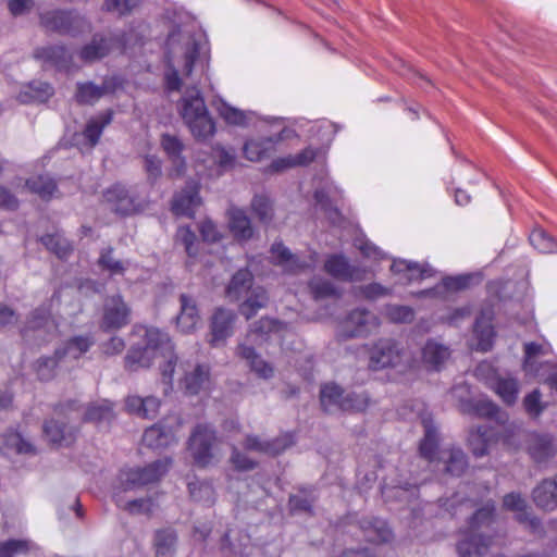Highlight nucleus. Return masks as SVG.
<instances>
[{
	"mask_svg": "<svg viewBox=\"0 0 557 557\" xmlns=\"http://www.w3.org/2000/svg\"><path fill=\"white\" fill-rule=\"evenodd\" d=\"M178 428V421H175L174 423H165L163 421L159 422L145 431L143 442L151 448L168 447L172 443L176 442V431Z\"/></svg>",
	"mask_w": 557,
	"mask_h": 557,
	"instance_id": "obj_15",
	"label": "nucleus"
},
{
	"mask_svg": "<svg viewBox=\"0 0 557 557\" xmlns=\"http://www.w3.org/2000/svg\"><path fill=\"white\" fill-rule=\"evenodd\" d=\"M360 530L367 542L373 544L388 543L394 535L387 523L377 518H364L360 521Z\"/></svg>",
	"mask_w": 557,
	"mask_h": 557,
	"instance_id": "obj_24",
	"label": "nucleus"
},
{
	"mask_svg": "<svg viewBox=\"0 0 557 557\" xmlns=\"http://www.w3.org/2000/svg\"><path fill=\"white\" fill-rule=\"evenodd\" d=\"M253 283V275L247 269L238 270L226 287V297L232 301H237L246 296L251 289Z\"/></svg>",
	"mask_w": 557,
	"mask_h": 557,
	"instance_id": "obj_33",
	"label": "nucleus"
},
{
	"mask_svg": "<svg viewBox=\"0 0 557 557\" xmlns=\"http://www.w3.org/2000/svg\"><path fill=\"white\" fill-rule=\"evenodd\" d=\"M215 432L206 424H198L191 432L188 449L196 465L208 466L214 458Z\"/></svg>",
	"mask_w": 557,
	"mask_h": 557,
	"instance_id": "obj_6",
	"label": "nucleus"
},
{
	"mask_svg": "<svg viewBox=\"0 0 557 557\" xmlns=\"http://www.w3.org/2000/svg\"><path fill=\"white\" fill-rule=\"evenodd\" d=\"M32 548L28 540H8L0 542V557H17L26 555Z\"/></svg>",
	"mask_w": 557,
	"mask_h": 557,
	"instance_id": "obj_57",
	"label": "nucleus"
},
{
	"mask_svg": "<svg viewBox=\"0 0 557 557\" xmlns=\"http://www.w3.org/2000/svg\"><path fill=\"white\" fill-rule=\"evenodd\" d=\"M41 242L50 251L54 252L59 258H65L71 250L69 243L58 235H45L41 237Z\"/></svg>",
	"mask_w": 557,
	"mask_h": 557,
	"instance_id": "obj_64",
	"label": "nucleus"
},
{
	"mask_svg": "<svg viewBox=\"0 0 557 557\" xmlns=\"http://www.w3.org/2000/svg\"><path fill=\"white\" fill-rule=\"evenodd\" d=\"M369 398L366 394H357L354 392L345 393L341 403V410L344 411H362L368 407Z\"/></svg>",
	"mask_w": 557,
	"mask_h": 557,
	"instance_id": "obj_61",
	"label": "nucleus"
},
{
	"mask_svg": "<svg viewBox=\"0 0 557 557\" xmlns=\"http://www.w3.org/2000/svg\"><path fill=\"white\" fill-rule=\"evenodd\" d=\"M310 292L314 299L338 298L341 296L332 282L323 277H313L309 283Z\"/></svg>",
	"mask_w": 557,
	"mask_h": 557,
	"instance_id": "obj_53",
	"label": "nucleus"
},
{
	"mask_svg": "<svg viewBox=\"0 0 557 557\" xmlns=\"http://www.w3.org/2000/svg\"><path fill=\"white\" fill-rule=\"evenodd\" d=\"M493 437L492 429L486 425L471 430L468 436V445L472 454L478 458L487 455Z\"/></svg>",
	"mask_w": 557,
	"mask_h": 557,
	"instance_id": "obj_35",
	"label": "nucleus"
},
{
	"mask_svg": "<svg viewBox=\"0 0 557 557\" xmlns=\"http://www.w3.org/2000/svg\"><path fill=\"white\" fill-rule=\"evenodd\" d=\"M188 490L191 498L195 502L203 503L207 505L214 502V490L208 482L194 481L188 483Z\"/></svg>",
	"mask_w": 557,
	"mask_h": 557,
	"instance_id": "obj_56",
	"label": "nucleus"
},
{
	"mask_svg": "<svg viewBox=\"0 0 557 557\" xmlns=\"http://www.w3.org/2000/svg\"><path fill=\"white\" fill-rule=\"evenodd\" d=\"M236 356L245 360L258 377L269 380L274 376V368L257 354L252 345L239 343L236 347Z\"/></svg>",
	"mask_w": 557,
	"mask_h": 557,
	"instance_id": "obj_17",
	"label": "nucleus"
},
{
	"mask_svg": "<svg viewBox=\"0 0 557 557\" xmlns=\"http://www.w3.org/2000/svg\"><path fill=\"white\" fill-rule=\"evenodd\" d=\"M144 330V344L133 346L125 356V368L129 371L149 368L154 359H162L161 374L164 381H172L176 364L173 345L166 333L156 327Z\"/></svg>",
	"mask_w": 557,
	"mask_h": 557,
	"instance_id": "obj_1",
	"label": "nucleus"
},
{
	"mask_svg": "<svg viewBox=\"0 0 557 557\" xmlns=\"http://www.w3.org/2000/svg\"><path fill=\"white\" fill-rule=\"evenodd\" d=\"M58 332V324L48 306H39L27 315L20 329L22 338L35 345L50 341Z\"/></svg>",
	"mask_w": 557,
	"mask_h": 557,
	"instance_id": "obj_5",
	"label": "nucleus"
},
{
	"mask_svg": "<svg viewBox=\"0 0 557 557\" xmlns=\"http://www.w3.org/2000/svg\"><path fill=\"white\" fill-rule=\"evenodd\" d=\"M248 293L249 296L239 306L240 314H243L247 320L256 315L258 310L267 307L269 301L268 294L263 287H251V289Z\"/></svg>",
	"mask_w": 557,
	"mask_h": 557,
	"instance_id": "obj_40",
	"label": "nucleus"
},
{
	"mask_svg": "<svg viewBox=\"0 0 557 557\" xmlns=\"http://www.w3.org/2000/svg\"><path fill=\"white\" fill-rule=\"evenodd\" d=\"M528 451L536 463L546 462L554 455L552 438L548 435H531L528 441Z\"/></svg>",
	"mask_w": 557,
	"mask_h": 557,
	"instance_id": "obj_34",
	"label": "nucleus"
},
{
	"mask_svg": "<svg viewBox=\"0 0 557 557\" xmlns=\"http://www.w3.org/2000/svg\"><path fill=\"white\" fill-rule=\"evenodd\" d=\"M504 507L517 513V519L525 523L533 533H543L541 521L527 511V502L518 493H509L503 499Z\"/></svg>",
	"mask_w": 557,
	"mask_h": 557,
	"instance_id": "obj_19",
	"label": "nucleus"
},
{
	"mask_svg": "<svg viewBox=\"0 0 557 557\" xmlns=\"http://www.w3.org/2000/svg\"><path fill=\"white\" fill-rule=\"evenodd\" d=\"M271 255L275 264L292 274L311 269L317 262L315 255L310 256L309 260L300 259L297 255L292 253L282 243H274L272 245Z\"/></svg>",
	"mask_w": 557,
	"mask_h": 557,
	"instance_id": "obj_12",
	"label": "nucleus"
},
{
	"mask_svg": "<svg viewBox=\"0 0 557 557\" xmlns=\"http://www.w3.org/2000/svg\"><path fill=\"white\" fill-rule=\"evenodd\" d=\"M487 386L503 400L504 404L511 406L517 401L519 394V383L517 379L497 374L488 379Z\"/></svg>",
	"mask_w": 557,
	"mask_h": 557,
	"instance_id": "obj_25",
	"label": "nucleus"
},
{
	"mask_svg": "<svg viewBox=\"0 0 557 557\" xmlns=\"http://www.w3.org/2000/svg\"><path fill=\"white\" fill-rule=\"evenodd\" d=\"M494 504L486 503L482 508L478 509L470 518L467 527V533L479 534L478 531L484 527H488L493 521Z\"/></svg>",
	"mask_w": 557,
	"mask_h": 557,
	"instance_id": "obj_48",
	"label": "nucleus"
},
{
	"mask_svg": "<svg viewBox=\"0 0 557 557\" xmlns=\"http://www.w3.org/2000/svg\"><path fill=\"white\" fill-rule=\"evenodd\" d=\"M440 461L445 465L444 470L446 472L456 476L461 475L468 466L465 453L456 447L441 450Z\"/></svg>",
	"mask_w": 557,
	"mask_h": 557,
	"instance_id": "obj_37",
	"label": "nucleus"
},
{
	"mask_svg": "<svg viewBox=\"0 0 557 557\" xmlns=\"http://www.w3.org/2000/svg\"><path fill=\"white\" fill-rule=\"evenodd\" d=\"M176 242L183 245L189 258L198 255V243L196 234L187 226L178 227L176 232Z\"/></svg>",
	"mask_w": 557,
	"mask_h": 557,
	"instance_id": "obj_59",
	"label": "nucleus"
},
{
	"mask_svg": "<svg viewBox=\"0 0 557 557\" xmlns=\"http://www.w3.org/2000/svg\"><path fill=\"white\" fill-rule=\"evenodd\" d=\"M380 326V319L367 309H356L342 322L339 336L344 338L368 336Z\"/></svg>",
	"mask_w": 557,
	"mask_h": 557,
	"instance_id": "obj_7",
	"label": "nucleus"
},
{
	"mask_svg": "<svg viewBox=\"0 0 557 557\" xmlns=\"http://www.w3.org/2000/svg\"><path fill=\"white\" fill-rule=\"evenodd\" d=\"M274 150V140L272 138L251 139L244 146L245 157L252 162H259L271 156Z\"/></svg>",
	"mask_w": 557,
	"mask_h": 557,
	"instance_id": "obj_42",
	"label": "nucleus"
},
{
	"mask_svg": "<svg viewBox=\"0 0 557 557\" xmlns=\"http://www.w3.org/2000/svg\"><path fill=\"white\" fill-rule=\"evenodd\" d=\"M282 323L270 319V318H261L259 321L251 324L249 332L247 333L243 343H247L248 345H252L260 343L264 339V336L281 330Z\"/></svg>",
	"mask_w": 557,
	"mask_h": 557,
	"instance_id": "obj_41",
	"label": "nucleus"
},
{
	"mask_svg": "<svg viewBox=\"0 0 557 557\" xmlns=\"http://www.w3.org/2000/svg\"><path fill=\"white\" fill-rule=\"evenodd\" d=\"M112 111L108 110L87 121L83 131V137L90 148L98 144L103 129L112 122Z\"/></svg>",
	"mask_w": 557,
	"mask_h": 557,
	"instance_id": "obj_29",
	"label": "nucleus"
},
{
	"mask_svg": "<svg viewBox=\"0 0 557 557\" xmlns=\"http://www.w3.org/2000/svg\"><path fill=\"white\" fill-rule=\"evenodd\" d=\"M125 407L131 413H135L141 418L152 419L159 411L160 400L153 396L145 398L128 396L125 400Z\"/></svg>",
	"mask_w": 557,
	"mask_h": 557,
	"instance_id": "obj_30",
	"label": "nucleus"
},
{
	"mask_svg": "<svg viewBox=\"0 0 557 557\" xmlns=\"http://www.w3.org/2000/svg\"><path fill=\"white\" fill-rule=\"evenodd\" d=\"M290 445L287 436L276 437L270 441L260 438L257 435H247L243 446L247 450L275 456L284 451Z\"/></svg>",
	"mask_w": 557,
	"mask_h": 557,
	"instance_id": "obj_22",
	"label": "nucleus"
},
{
	"mask_svg": "<svg viewBox=\"0 0 557 557\" xmlns=\"http://www.w3.org/2000/svg\"><path fill=\"white\" fill-rule=\"evenodd\" d=\"M219 112L228 124L244 126L248 123L247 114L230 104L222 103L219 108Z\"/></svg>",
	"mask_w": 557,
	"mask_h": 557,
	"instance_id": "obj_63",
	"label": "nucleus"
},
{
	"mask_svg": "<svg viewBox=\"0 0 557 557\" xmlns=\"http://www.w3.org/2000/svg\"><path fill=\"white\" fill-rule=\"evenodd\" d=\"M40 23L48 30L71 34H75L87 26L83 17L65 11L45 12L40 14Z\"/></svg>",
	"mask_w": 557,
	"mask_h": 557,
	"instance_id": "obj_11",
	"label": "nucleus"
},
{
	"mask_svg": "<svg viewBox=\"0 0 557 557\" xmlns=\"http://www.w3.org/2000/svg\"><path fill=\"white\" fill-rule=\"evenodd\" d=\"M113 416L112 404L103 400L99 404L90 405L85 412L84 420L88 422L110 421Z\"/></svg>",
	"mask_w": 557,
	"mask_h": 557,
	"instance_id": "obj_55",
	"label": "nucleus"
},
{
	"mask_svg": "<svg viewBox=\"0 0 557 557\" xmlns=\"http://www.w3.org/2000/svg\"><path fill=\"white\" fill-rule=\"evenodd\" d=\"M235 320L234 311L224 308L215 310L211 319V332L208 339L211 346L218 347L224 344L226 338L233 334Z\"/></svg>",
	"mask_w": 557,
	"mask_h": 557,
	"instance_id": "obj_14",
	"label": "nucleus"
},
{
	"mask_svg": "<svg viewBox=\"0 0 557 557\" xmlns=\"http://www.w3.org/2000/svg\"><path fill=\"white\" fill-rule=\"evenodd\" d=\"M94 345V341L89 336H75L69 339L62 348L55 350L58 359L64 358L78 359Z\"/></svg>",
	"mask_w": 557,
	"mask_h": 557,
	"instance_id": "obj_38",
	"label": "nucleus"
},
{
	"mask_svg": "<svg viewBox=\"0 0 557 557\" xmlns=\"http://www.w3.org/2000/svg\"><path fill=\"white\" fill-rule=\"evenodd\" d=\"M178 535L173 528H161L154 531L152 548L154 557H175Z\"/></svg>",
	"mask_w": 557,
	"mask_h": 557,
	"instance_id": "obj_23",
	"label": "nucleus"
},
{
	"mask_svg": "<svg viewBox=\"0 0 557 557\" xmlns=\"http://www.w3.org/2000/svg\"><path fill=\"white\" fill-rule=\"evenodd\" d=\"M113 498L117 507L131 515H151L153 500L150 497L125 500L119 492H114Z\"/></svg>",
	"mask_w": 557,
	"mask_h": 557,
	"instance_id": "obj_44",
	"label": "nucleus"
},
{
	"mask_svg": "<svg viewBox=\"0 0 557 557\" xmlns=\"http://www.w3.org/2000/svg\"><path fill=\"white\" fill-rule=\"evenodd\" d=\"M449 357V347L435 339L426 341L421 349V360L428 370L440 371Z\"/></svg>",
	"mask_w": 557,
	"mask_h": 557,
	"instance_id": "obj_21",
	"label": "nucleus"
},
{
	"mask_svg": "<svg viewBox=\"0 0 557 557\" xmlns=\"http://www.w3.org/2000/svg\"><path fill=\"white\" fill-rule=\"evenodd\" d=\"M492 320L493 311L491 309L483 310L475 320L474 333L478 338V349L481 351H487L492 348L495 335Z\"/></svg>",
	"mask_w": 557,
	"mask_h": 557,
	"instance_id": "obj_27",
	"label": "nucleus"
},
{
	"mask_svg": "<svg viewBox=\"0 0 557 557\" xmlns=\"http://www.w3.org/2000/svg\"><path fill=\"white\" fill-rule=\"evenodd\" d=\"M180 114L195 138L206 140L213 136L215 125L198 88L186 89L180 101Z\"/></svg>",
	"mask_w": 557,
	"mask_h": 557,
	"instance_id": "obj_3",
	"label": "nucleus"
},
{
	"mask_svg": "<svg viewBox=\"0 0 557 557\" xmlns=\"http://www.w3.org/2000/svg\"><path fill=\"white\" fill-rule=\"evenodd\" d=\"M251 211L263 224H270L273 219V206L269 197L256 195L251 200Z\"/></svg>",
	"mask_w": 557,
	"mask_h": 557,
	"instance_id": "obj_54",
	"label": "nucleus"
},
{
	"mask_svg": "<svg viewBox=\"0 0 557 557\" xmlns=\"http://www.w3.org/2000/svg\"><path fill=\"white\" fill-rule=\"evenodd\" d=\"M228 215L230 230L237 240L247 242L253 237L255 231L245 211L242 209H231Z\"/></svg>",
	"mask_w": 557,
	"mask_h": 557,
	"instance_id": "obj_31",
	"label": "nucleus"
},
{
	"mask_svg": "<svg viewBox=\"0 0 557 557\" xmlns=\"http://www.w3.org/2000/svg\"><path fill=\"white\" fill-rule=\"evenodd\" d=\"M4 444L7 447L15 449L18 454L36 453L34 445L17 432L7 433L4 436Z\"/></svg>",
	"mask_w": 557,
	"mask_h": 557,
	"instance_id": "obj_60",
	"label": "nucleus"
},
{
	"mask_svg": "<svg viewBox=\"0 0 557 557\" xmlns=\"http://www.w3.org/2000/svg\"><path fill=\"white\" fill-rule=\"evenodd\" d=\"M331 193V189H318L314 193V199L317 201V205L324 212L325 216L331 221V223L337 224L341 222L342 215L338 209L332 203V200L330 198Z\"/></svg>",
	"mask_w": 557,
	"mask_h": 557,
	"instance_id": "obj_52",
	"label": "nucleus"
},
{
	"mask_svg": "<svg viewBox=\"0 0 557 557\" xmlns=\"http://www.w3.org/2000/svg\"><path fill=\"white\" fill-rule=\"evenodd\" d=\"M112 88L108 82H103L98 86L91 82L77 83L75 100L79 104H94L107 94L111 92Z\"/></svg>",
	"mask_w": 557,
	"mask_h": 557,
	"instance_id": "obj_32",
	"label": "nucleus"
},
{
	"mask_svg": "<svg viewBox=\"0 0 557 557\" xmlns=\"http://www.w3.org/2000/svg\"><path fill=\"white\" fill-rule=\"evenodd\" d=\"M35 58L49 62L59 69H67L72 55L63 46H49L35 50Z\"/></svg>",
	"mask_w": 557,
	"mask_h": 557,
	"instance_id": "obj_36",
	"label": "nucleus"
},
{
	"mask_svg": "<svg viewBox=\"0 0 557 557\" xmlns=\"http://www.w3.org/2000/svg\"><path fill=\"white\" fill-rule=\"evenodd\" d=\"M199 322L198 310L195 301L186 295L181 296V312L177 317V326L182 332L193 331Z\"/></svg>",
	"mask_w": 557,
	"mask_h": 557,
	"instance_id": "obj_39",
	"label": "nucleus"
},
{
	"mask_svg": "<svg viewBox=\"0 0 557 557\" xmlns=\"http://www.w3.org/2000/svg\"><path fill=\"white\" fill-rule=\"evenodd\" d=\"M144 487L138 467H125L120 470L117 485L114 492L123 494L127 491H135Z\"/></svg>",
	"mask_w": 557,
	"mask_h": 557,
	"instance_id": "obj_46",
	"label": "nucleus"
},
{
	"mask_svg": "<svg viewBox=\"0 0 557 557\" xmlns=\"http://www.w3.org/2000/svg\"><path fill=\"white\" fill-rule=\"evenodd\" d=\"M368 367L373 371L411 367L407 349L391 337H382L372 343L368 348Z\"/></svg>",
	"mask_w": 557,
	"mask_h": 557,
	"instance_id": "obj_4",
	"label": "nucleus"
},
{
	"mask_svg": "<svg viewBox=\"0 0 557 557\" xmlns=\"http://www.w3.org/2000/svg\"><path fill=\"white\" fill-rule=\"evenodd\" d=\"M491 545V537L466 532V537L457 544V552L460 557H483Z\"/></svg>",
	"mask_w": 557,
	"mask_h": 557,
	"instance_id": "obj_26",
	"label": "nucleus"
},
{
	"mask_svg": "<svg viewBox=\"0 0 557 557\" xmlns=\"http://www.w3.org/2000/svg\"><path fill=\"white\" fill-rule=\"evenodd\" d=\"M171 466V460L168 458L158 459L145 467H138L143 485L153 484L168 472Z\"/></svg>",
	"mask_w": 557,
	"mask_h": 557,
	"instance_id": "obj_45",
	"label": "nucleus"
},
{
	"mask_svg": "<svg viewBox=\"0 0 557 557\" xmlns=\"http://www.w3.org/2000/svg\"><path fill=\"white\" fill-rule=\"evenodd\" d=\"M25 186L42 199H49L57 190L54 181L47 175H38L26 181Z\"/></svg>",
	"mask_w": 557,
	"mask_h": 557,
	"instance_id": "obj_51",
	"label": "nucleus"
},
{
	"mask_svg": "<svg viewBox=\"0 0 557 557\" xmlns=\"http://www.w3.org/2000/svg\"><path fill=\"white\" fill-rule=\"evenodd\" d=\"M198 185L190 182L180 193L175 194L172 200V211L176 215L193 218L196 209L200 206Z\"/></svg>",
	"mask_w": 557,
	"mask_h": 557,
	"instance_id": "obj_16",
	"label": "nucleus"
},
{
	"mask_svg": "<svg viewBox=\"0 0 557 557\" xmlns=\"http://www.w3.org/2000/svg\"><path fill=\"white\" fill-rule=\"evenodd\" d=\"M53 95V88L45 82H32L18 95V99L23 103L33 101L46 102Z\"/></svg>",
	"mask_w": 557,
	"mask_h": 557,
	"instance_id": "obj_43",
	"label": "nucleus"
},
{
	"mask_svg": "<svg viewBox=\"0 0 557 557\" xmlns=\"http://www.w3.org/2000/svg\"><path fill=\"white\" fill-rule=\"evenodd\" d=\"M424 437L420 443V454L428 460H433L435 449L437 447V432L436 428L428 419H423Z\"/></svg>",
	"mask_w": 557,
	"mask_h": 557,
	"instance_id": "obj_50",
	"label": "nucleus"
},
{
	"mask_svg": "<svg viewBox=\"0 0 557 557\" xmlns=\"http://www.w3.org/2000/svg\"><path fill=\"white\" fill-rule=\"evenodd\" d=\"M123 47L120 38L95 35L90 44L82 48L79 57L85 62H94L106 57L114 46Z\"/></svg>",
	"mask_w": 557,
	"mask_h": 557,
	"instance_id": "obj_20",
	"label": "nucleus"
},
{
	"mask_svg": "<svg viewBox=\"0 0 557 557\" xmlns=\"http://www.w3.org/2000/svg\"><path fill=\"white\" fill-rule=\"evenodd\" d=\"M161 146L173 162H180L182 166L184 165V161L181 159L183 144L176 136L170 134L162 135Z\"/></svg>",
	"mask_w": 557,
	"mask_h": 557,
	"instance_id": "obj_62",
	"label": "nucleus"
},
{
	"mask_svg": "<svg viewBox=\"0 0 557 557\" xmlns=\"http://www.w3.org/2000/svg\"><path fill=\"white\" fill-rule=\"evenodd\" d=\"M180 369L183 370L181 385L189 395H197L207 391L211 385L210 368L207 364L181 362Z\"/></svg>",
	"mask_w": 557,
	"mask_h": 557,
	"instance_id": "obj_10",
	"label": "nucleus"
},
{
	"mask_svg": "<svg viewBox=\"0 0 557 557\" xmlns=\"http://www.w3.org/2000/svg\"><path fill=\"white\" fill-rule=\"evenodd\" d=\"M131 321V308L121 295H113L106 299L100 322L102 331H115L124 327Z\"/></svg>",
	"mask_w": 557,
	"mask_h": 557,
	"instance_id": "obj_9",
	"label": "nucleus"
},
{
	"mask_svg": "<svg viewBox=\"0 0 557 557\" xmlns=\"http://www.w3.org/2000/svg\"><path fill=\"white\" fill-rule=\"evenodd\" d=\"M42 431L48 442L58 447L72 445L78 433L77 428L70 425L64 419L55 418L45 421Z\"/></svg>",
	"mask_w": 557,
	"mask_h": 557,
	"instance_id": "obj_13",
	"label": "nucleus"
},
{
	"mask_svg": "<svg viewBox=\"0 0 557 557\" xmlns=\"http://www.w3.org/2000/svg\"><path fill=\"white\" fill-rule=\"evenodd\" d=\"M345 392L336 384H325L320 392L321 405L325 411L332 412L335 409H341V403L344 398Z\"/></svg>",
	"mask_w": 557,
	"mask_h": 557,
	"instance_id": "obj_47",
	"label": "nucleus"
},
{
	"mask_svg": "<svg viewBox=\"0 0 557 557\" xmlns=\"http://www.w3.org/2000/svg\"><path fill=\"white\" fill-rule=\"evenodd\" d=\"M324 270L338 280L355 281L359 278L358 270L351 267L342 255L330 256L324 263Z\"/></svg>",
	"mask_w": 557,
	"mask_h": 557,
	"instance_id": "obj_28",
	"label": "nucleus"
},
{
	"mask_svg": "<svg viewBox=\"0 0 557 557\" xmlns=\"http://www.w3.org/2000/svg\"><path fill=\"white\" fill-rule=\"evenodd\" d=\"M168 70L164 75L166 88L178 91L182 87V77L191 75L193 66L199 55V45L188 33H172L166 41Z\"/></svg>",
	"mask_w": 557,
	"mask_h": 557,
	"instance_id": "obj_2",
	"label": "nucleus"
},
{
	"mask_svg": "<svg viewBox=\"0 0 557 557\" xmlns=\"http://www.w3.org/2000/svg\"><path fill=\"white\" fill-rule=\"evenodd\" d=\"M530 243L540 252H557V242L543 230H534L530 235Z\"/></svg>",
	"mask_w": 557,
	"mask_h": 557,
	"instance_id": "obj_58",
	"label": "nucleus"
},
{
	"mask_svg": "<svg viewBox=\"0 0 557 557\" xmlns=\"http://www.w3.org/2000/svg\"><path fill=\"white\" fill-rule=\"evenodd\" d=\"M532 499L541 510L552 512L557 509V474L542 480L532 491Z\"/></svg>",
	"mask_w": 557,
	"mask_h": 557,
	"instance_id": "obj_18",
	"label": "nucleus"
},
{
	"mask_svg": "<svg viewBox=\"0 0 557 557\" xmlns=\"http://www.w3.org/2000/svg\"><path fill=\"white\" fill-rule=\"evenodd\" d=\"M103 203L120 215H131L144 208L137 197L121 184H115L103 193Z\"/></svg>",
	"mask_w": 557,
	"mask_h": 557,
	"instance_id": "obj_8",
	"label": "nucleus"
},
{
	"mask_svg": "<svg viewBox=\"0 0 557 557\" xmlns=\"http://www.w3.org/2000/svg\"><path fill=\"white\" fill-rule=\"evenodd\" d=\"M98 264L102 270L108 271L111 275H122L128 268L129 262L116 259L113 256V248L108 247L101 250Z\"/></svg>",
	"mask_w": 557,
	"mask_h": 557,
	"instance_id": "obj_49",
	"label": "nucleus"
}]
</instances>
